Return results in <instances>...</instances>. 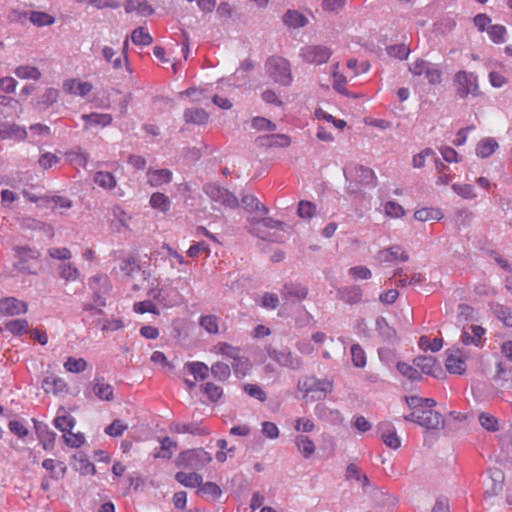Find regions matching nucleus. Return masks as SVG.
Listing matches in <instances>:
<instances>
[{
  "instance_id": "11",
  "label": "nucleus",
  "mask_w": 512,
  "mask_h": 512,
  "mask_svg": "<svg viewBox=\"0 0 512 512\" xmlns=\"http://www.w3.org/2000/svg\"><path fill=\"white\" fill-rule=\"evenodd\" d=\"M28 305L15 297L0 299V314L5 316H16L26 313Z\"/></svg>"
},
{
  "instance_id": "10",
  "label": "nucleus",
  "mask_w": 512,
  "mask_h": 512,
  "mask_svg": "<svg viewBox=\"0 0 512 512\" xmlns=\"http://www.w3.org/2000/svg\"><path fill=\"white\" fill-rule=\"evenodd\" d=\"M269 357L277 362L279 365L283 367H288L291 369H297L301 365V361L299 358L295 357L292 352L287 349H269L268 350Z\"/></svg>"
},
{
  "instance_id": "34",
  "label": "nucleus",
  "mask_w": 512,
  "mask_h": 512,
  "mask_svg": "<svg viewBox=\"0 0 512 512\" xmlns=\"http://www.w3.org/2000/svg\"><path fill=\"white\" fill-rule=\"evenodd\" d=\"M498 148V143L493 138H485L481 140L476 148V153L482 158L491 156Z\"/></svg>"
},
{
  "instance_id": "1",
  "label": "nucleus",
  "mask_w": 512,
  "mask_h": 512,
  "mask_svg": "<svg viewBox=\"0 0 512 512\" xmlns=\"http://www.w3.org/2000/svg\"><path fill=\"white\" fill-rule=\"evenodd\" d=\"M298 389L312 400H322L333 389V382L328 379H319L315 376H305L298 381Z\"/></svg>"
},
{
  "instance_id": "31",
  "label": "nucleus",
  "mask_w": 512,
  "mask_h": 512,
  "mask_svg": "<svg viewBox=\"0 0 512 512\" xmlns=\"http://www.w3.org/2000/svg\"><path fill=\"white\" fill-rule=\"evenodd\" d=\"M283 21L292 28L304 27L307 24V18L296 10H288L283 17Z\"/></svg>"
},
{
  "instance_id": "6",
  "label": "nucleus",
  "mask_w": 512,
  "mask_h": 512,
  "mask_svg": "<svg viewBox=\"0 0 512 512\" xmlns=\"http://www.w3.org/2000/svg\"><path fill=\"white\" fill-rule=\"evenodd\" d=\"M404 418L427 429H437L443 424L442 415L433 409H416Z\"/></svg>"
},
{
  "instance_id": "12",
  "label": "nucleus",
  "mask_w": 512,
  "mask_h": 512,
  "mask_svg": "<svg viewBox=\"0 0 512 512\" xmlns=\"http://www.w3.org/2000/svg\"><path fill=\"white\" fill-rule=\"evenodd\" d=\"M378 430L382 441L387 447L391 449H398L401 446V440L398 437L394 426L390 422H380Z\"/></svg>"
},
{
  "instance_id": "2",
  "label": "nucleus",
  "mask_w": 512,
  "mask_h": 512,
  "mask_svg": "<svg viewBox=\"0 0 512 512\" xmlns=\"http://www.w3.org/2000/svg\"><path fill=\"white\" fill-rule=\"evenodd\" d=\"M212 352L232 360L231 365L237 377H243L248 373L250 369L249 360L240 355L238 347H234L226 342H219L213 346Z\"/></svg>"
},
{
  "instance_id": "21",
  "label": "nucleus",
  "mask_w": 512,
  "mask_h": 512,
  "mask_svg": "<svg viewBox=\"0 0 512 512\" xmlns=\"http://www.w3.org/2000/svg\"><path fill=\"white\" fill-rule=\"evenodd\" d=\"M294 443L298 449V452L305 459H309L316 451L315 443L306 435H297L294 439Z\"/></svg>"
},
{
  "instance_id": "25",
  "label": "nucleus",
  "mask_w": 512,
  "mask_h": 512,
  "mask_svg": "<svg viewBox=\"0 0 512 512\" xmlns=\"http://www.w3.org/2000/svg\"><path fill=\"white\" fill-rule=\"evenodd\" d=\"M395 276H397V282L402 287L420 285L425 280L424 276L421 273H408L403 272V270L398 271L395 274Z\"/></svg>"
},
{
  "instance_id": "55",
  "label": "nucleus",
  "mask_w": 512,
  "mask_h": 512,
  "mask_svg": "<svg viewBox=\"0 0 512 512\" xmlns=\"http://www.w3.org/2000/svg\"><path fill=\"white\" fill-rule=\"evenodd\" d=\"M352 362L356 367H364L366 365V354L359 344L351 346Z\"/></svg>"
},
{
  "instance_id": "52",
  "label": "nucleus",
  "mask_w": 512,
  "mask_h": 512,
  "mask_svg": "<svg viewBox=\"0 0 512 512\" xmlns=\"http://www.w3.org/2000/svg\"><path fill=\"white\" fill-rule=\"evenodd\" d=\"M198 493H201L204 496L211 497V498L215 499L221 495V489L214 482H206L199 486Z\"/></svg>"
},
{
  "instance_id": "8",
  "label": "nucleus",
  "mask_w": 512,
  "mask_h": 512,
  "mask_svg": "<svg viewBox=\"0 0 512 512\" xmlns=\"http://www.w3.org/2000/svg\"><path fill=\"white\" fill-rule=\"evenodd\" d=\"M204 191L209 196V198L214 202L228 206L230 208H235L238 206V200L236 196H234L227 189L222 188L217 184H207L204 187Z\"/></svg>"
},
{
  "instance_id": "49",
  "label": "nucleus",
  "mask_w": 512,
  "mask_h": 512,
  "mask_svg": "<svg viewBox=\"0 0 512 512\" xmlns=\"http://www.w3.org/2000/svg\"><path fill=\"white\" fill-rule=\"evenodd\" d=\"M28 328V322L25 319H15L5 324V329L14 335L23 334Z\"/></svg>"
},
{
  "instance_id": "28",
  "label": "nucleus",
  "mask_w": 512,
  "mask_h": 512,
  "mask_svg": "<svg viewBox=\"0 0 512 512\" xmlns=\"http://www.w3.org/2000/svg\"><path fill=\"white\" fill-rule=\"evenodd\" d=\"M75 423V419L72 416L67 415L64 409H60L54 419V426L63 432V434L72 430Z\"/></svg>"
},
{
  "instance_id": "46",
  "label": "nucleus",
  "mask_w": 512,
  "mask_h": 512,
  "mask_svg": "<svg viewBox=\"0 0 512 512\" xmlns=\"http://www.w3.org/2000/svg\"><path fill=\"white\" fill-rule=\"evenodd\" d=\"M242 204L248 210L261 212L263 215L268 213V209L255 196L245 195L242 197Z\"/></svg>"
},
{
  "instance_id": "37",
  "label": "nucleus",
  "mask_w": 512,
  "mask_h": 512,
  "mask_svg": "<svg viewBox=\"0 0 512 512\" xmlns=\"http://www.w3.org/2000/svg\"><path fill=\"white\" fill-rule=\"evenodd\" d=\"M94 182L101 188L113 189L116 186V179L110 172L98 171L94 175Z\"/></svg>"
},
{
  "instance_id": "29",
  "label": "nucleus",
  "mask_w": 512,
  "mask_h": 512,
  "mask_svg": "<svg viewBox=\"0 0 512 512\" xmlns=\"http://www.w3.org/2000/svg\"><path fill=\"white\" fill-rule=\"evenodd\" d=\"M175 479L185 487L189 488H195L199 487L202 484V477L201 475L191 472V473H185V472H178L175 475Z\"/></svg>"
},
{
  "instance_id": "32",
  "label": "nucleus",
  "mask_w": 512,
  "mask_h": 512,
  "mask_svg": "<svg viewBox=\"0 0 512 512\" xmlns=\"http://www.w3.org/2000/svg\"><path fill=\"white\" fill-rule=\"evenodd\" d=\"M14 74L20 79L39 80L42 76L41 71L31 65H21L15 68Z\"/></svg>"
},
{
  "instance_id": "14",
  "label": "nucleus",
  "mask_w": 512,
  "mask_h": 512,
  "mask_svg": "<svg viewBox=\"0 0 512 512\" xmlns=\"http://www.w3.org/2000/svg\"><path fill=\"white\" fill-rule=\"evenodd\" d=\"M42 388L45 393H51L53 395L65 394L68 392L67 382L63 378L56 376L45 377L42 382Z\"/></svg>"
},
{
  "instance_id": "56",
  "label": "nucleus",
  "mask_w": 512,
  "mask_h": 512,
  "mask_svg": "<svg viewBox=\"0 0 512 512\" xmlns=\"http://www.w3.org/2000/svg\"><path fill=\"white\" fill-rule=\"evenodd\" d=\"M128 426L120 419H115L110 425L105 428V433L112 437L121 436Z\"/></svg>"
},
{
  "instance_id": "13",
  "label": "nucleus",
  "mask_w": 512,
  "mask_h": 512,
  "mask_svg": "<svg viewBox=\"0 0 512 512\" xmlns=\"http://www.w3.org/2000/svg\"><path fill=\"white\" fill-rule=\"evenodd\" d=\"M415 367L424 374L438 377L442 373V368L433 356H418L413 360Z\"/></svg>"
},
{
  "instance_id": "30",
  "label": "nucleus",
  "mask_w": 512,
  "mask_h": 512,
  "mask_svg": "<svg viewBox=\"0 0 512 512\" xmlns=\"http://www.w3.org/2000/svg\"><path fill=\"white\" fill-rule=\"evenodd\" d=\"M446 369L453 374H463L466 371V362L461 357L450 354L445 360Z\"/></svg>"
},
{
  "instance_id": "33",
  "label": "nucleus",
  "mask_w": 512,
  "mask_h": 512,
  "mask_svg": "<svg viewBox=\"0 0 512 512\" xmlns=\"http://www.w3.org/2000/svg\"><path fill=\"white\" fill-rule=\"evenodd\" d=\"M42 467L49 471L51 476L55 478H62L67 470L63 462L54 459H45L42 462Z\"/></svg>"
},
{
  "instance_id": "9",
  "label": "nucleus",
  "mask_w": 512,
  "mask_h": 512,
  "mask_svg": "<svg viewBox=\"0 0 512 512\" xmlns=\"http://www.w3.org/2000/svg\"><path fill=\"white\" fill-rule=\"evenodd\" d=\"M301 56L307 63L320 65L329 60L331 50L322 45L307 46L302 49Z\"/></svg>"
},
{
  "instance_id": "3",
  "label": "nucleus",
  "mask_w": 512,
  "mask_h": 512,
  "mask_svg": "<svg viewBox=\"0 0 512 512\" xmlns=\"http://www.w3.org/2000/svg\"><path fill=\"white\" fill-rule=\"evenodd\" d=\"M454 86L458 96L462 99L478 97L481 94L478 78L473 72L460 70L454 75Z\"/></svg>"
},
{
  "instance_id": "5",
  "label": "nucleus",
  "mask_w": 512,
  "mask_h": 512,
  "mask_svg": "<svg viewBox=\"0 0 512 512\" xmlns=\"http://www.w3.org/2000/svg\"><path fill=\"white\" fill-rule=\"evenodd\" d=\"M211 460L210 453L200 448L181 452L176 459V464L179 467L201 469L210 463Z\"/></svg>"
},
{
  "instance_id": "39",
  "label": "nucleus",
  "mask_w": 512,
  "mask_h": 512,
  "mask_svg": "<svg viewBox=\"0 0 512 512\" xmlns=\"http://www.w3.org/2000/svg\"><path fill=\"white\" fill-rule=\"evenodd\" d=\"M495 379L500 382L501 388L512 389V367L503 368L498 364Z\"/></svg>"
},
{
  "instance_id": "24",
  "label": "nucleus",
  "mask_w": 512,
  "mask_h": 512,
  "mask_svg": "<svg viewBox=\"0 0 512 512\" xmlns=\"http://www.w3.org/2000/svg\"><path fill=\"white\" fill-rule=\"evenodd\" d=\"M491 310L494 316L505 326L512 327V308L501 303H492Z\"/></svg>"
},
{
  "instance_id": "44",
  "label": "nucleus",
  "mask_w": 512,
  "mask_h": 512,
  "mask_svg": "<svg viewBox=\"0 0 512 512\" xmlns=\"http://www.w3.org/2000/svg\"><path fill=\"white\" fill-rule=\"evenodd\" d=\"M131 40L135 45L148 46L152 43L153 38L143 27H138L133 30Z\"/></svg>"
},
{
  "instance_id": "27",
  "label": "nucleus",
  "mask_w": 512,
  "mask_h": 512,
  "mask_svg": "<svg viewBox=\"0 0 512 512\" xmlns=\"http://www.w3.org/2000/svg\"><path fill=\"white\" fill-rule=\"evenodd\" d=\"M184 118L187 123L203 125L208 121V113L201 108H190L184 112Z\"/></svg>"
},
{
  "instance_id": "16",
  "label": "nucleus",
  "mask_w": 512,
  "mask_h": 512,
  "mask_svg": "<svg viewBox=\"0 0 512 512\" xmlns=\"http://www.w3.org/2000/svg\"><path fill=\"white\" fill-rule=\"evenodd\" d=\"M93 89V85L87 81H81L78 79H68L63 83V90L66 93L77 95V96H86Z\"/></svg>"
},
{
  "instance_id": "36",
  "label": "nucleus",
  "mask_w": 512,
  "mask_h": 512,
  "mask_svg": "<svg viewBox=\"0 0 512 512\" xmlns=\"http://www.w3.org/2000/svg\"><path fill=\"white\" fill-rule=\"evenodd\" d=\"M149 203L154 209H158L163 213L168 212L171 206L169 198L160 192L153 193L150 197Z\"/></svg>"
},
{
  "instance_id": "51",
  "label": "nucleus",
  "mask_w": 512,
  "mask_h": 512,
  "mask_svg": "<svg viewBox=\"0 0 512 512\" xmlns=\"http://www.w3.org/2000/svg\"><path fill=\"white\" fill-rule=\"evenodd\" d=\"M60 276L66 281H76L80 276V272L73 264L67 263L60 267Z\"/></svg>"
},
{
  "instance_id": "38",
  "label": "nucleus",
  "mask_w": 512,
  "mask_h": 512,
  "mask_svg": "<svg viewBox=\"0 0 512 512\" xmlns=\"http://www.w3.org/2000/svg\"><path fill=\"white\" fill-rule=\"evenodd\" d=\"M307 288L300 286V285H294V284H286L284 286V290L282 292V295L284 298H295L297 300H302L306 298L307 296Z\"/></svg>"
},
{
  "instance_id": "57",
  "label": "nucleus",
  "mask_w": 512,
  "mask_h": 512,
  "mask_svg": "<svg viewBox=\"0 0 512 512\" xmlns=\"http://www.w3.org/2000/svg\"><path fill=\"white\" fill-rule=\"evenodd\" d=\"M294 429L299 433H310L315 429V424L307 417H299L294 421Z\"/></svg>"
},
{
  "instance_id": "41",
  "label": "nucleus",
  "mask_w": 512,
  "mask_h": 512,
  "mask_svg": "<svg viewBox=\"0 0 512 512\" xmlns=\"http://www.w3.org/2000/svg\"><path fill=\"white\" fill-rule=\"evenodd\" d=\"M88 366L84 358L68 357L64 363V368L70 373H81L86 370Z\"/></svg>"
},
{
  "instance_id": "42",
  "label": "nucleus",
  "mask_w": 512,
  "mask_h": 512,
  "mask_svg": "<svg viewBox=\"0 0 512 512\" xmlns=\"http://www.w3.org/2000/svg\"><path fill=\"white\" fill-rule=\"evenodd\" d=\"M397 370L407 379L411 381H419L421 380L422 376L421 373L418 371V368L415 366H412L405 362H398L397 363Z\"/></svg>"
},
{
  "instance_id": "47",
  "label": "nucleus",
  "mask_w": 512,
  "mask_h": 512,
  "mask_svg": "<svg viewBox=\"0 0 512 512\" xmlns=\"http://www.w3.org/2000/svg\"><path fill=\"white\" fill-rule=\"evenodd\" d=\"M211 373L216 379L225 381L230 377L231 369L226 363L216 362L211 366Z\"/></svg>"
},
{
  "instance_id": "23",
  "label": "nucleus",
  "mask_w": 512,
  "mask_h": 512,
  "mask_svg": "<svg viewBox=\"0 0 512 512\" xmlns=\"http://www.w3.org/2000/svg\"><path fill=\"white\" fill-rule=\"evenodd\" d=\"M378 258L382 262H392L396 260L404 262L409 259V256L400 246H392L388 249L380 251Z\"/></svg>"
},
{
  "instance_id": "50",
  "label": "nucleus",
  "mask_w": 512,
  "mask_h": 512,
  "mask_svg": "<svg viewBox=\"0 0 512 512\" xmlns=\"http://www.w3.org/2000/svg\"><path fill=\"white\" fill-rule=\"evenodd\" d=\"M63 439L66 445L72 448L80 447L85 441V437L82 433H74L72 430L64 433Z\"/></svg>"
},
{
  "instance_id": "22",
  "label": "nucleus",
  "mask_w": 512,
  "mask_h": 512,
  "mask_svg": "<svg viewBox=\"0 0 512 512\" xmlns=\"http://www.w3.org/2000/svg\"><path fill=\"white\" fill-rule=\"evenodd\" d=\"M72 467L82 475H93L95 466L83 453H77L73 456Z\"/></svg>"
},
{
  "instance_id": "58",
  "label": "nucleus",
  "mask_w": 512,
  "mask_h": 512,
  "mask_svg": "<svg viewBox=\"0 0 512 512\" xmlns=\"http://www.w3.org/2000/svg\"><path fill=\"white\" fill-rule=\"evenodd\" d=\"M479 422L481 426L488 431L498 430V420L491 414L482 412L479 415Z\"/></svg>"
},
{
  "instance_id": "54",
  "label": "nucleus",
  "mask_w": 512,
  "mask_h": 512,
  "mask_svg": "<svg viewBox=\"0 0 512 512\" xmlns=\"http://www.w3.org/2000/svg\"><path fill=\"white\" fill-rule=\"evenodd\" d=\"M316 211V206L310 201H300L298 204L297 213L299 217L303 219H310L314 216Z\"/></svg>"
},
{
  "instance_id": "4",
  "label": "nucleus",
  "mask_w": 512,
  "mask_h": 512,
  "mask_svg": "<svg viewBox=\"0 0 512 512\" xmlns=\"http://www.w3.org/2000/svg\"><path fill=\"white\" fill-rule=\"evenodd\" d=\"M269 76L276 82L288 86L292 82L289 62L282 57H270L266 63Z\"/></svg>"
},
{
  "instance_id": "18",
  "label": "nucleus",
  "mask_w": 512,
  "mask_h": 512,
  "mask_svg": "<svg viewBox=\"0 0 512 512\" xmlns=\"http://www.w3.org/2000/svg\"><path fill=\"white\" fill-rule=\"evenodd\" d=\"M92 391L99 400L110 402L114 399L113 387L103 377L94 379Z\"/></svg>"
},
{
  "instance_id": "26",
  "label": "nucleus",
  "mask_w": 512,
  "mask_h": 512,
  "mask_svg": "<svg viewBox=\"0 0 512 512\" xmlns=\"http://www.w3.org/2000/svg\"><path fill=\"white\" fill-rule=\"evenodd\" d=\"M444 217L442 211L438 208L423 207L415 211L414 218L421 222L429 220H441Z\"/></svg>"
},
{
  "instance_id": "53",
  "label": "nucleus",
  "mask_w": 512,
  "mask_h": 512,
  "mask_svg": "<svg viewBox=\"0 0 512 512\" xmlns=\"http://www.w3.org/2000/svg\"><path fill=\"white\" fill-rule=\"evenodd\" d=\"M488 35L492 42L496 44L503 43L505 41L506 28L503 25H492L488 30Z\"/></svg>"
},
{
  "instance_id": "35",
  "label": "nucleus",
  "mask_w": 512,
  "mask_h": 512,
  "mask_svg": "<svg viewBox=\"0 0 512 512\" xmlns=\"http://www.w3.org/2000/svg\"><path fill=\"white\" fill-rule=\"evenodd\" d=\"M177 443L169 437L163 438L161 447L154 452V458L170 459L173 455V450L176 449Z\"/></svg>"
},
{
  "instance_id": "43",
  "label": "nucleus",
  "mask_w": 512,
  "mask_h": 512,
  "mask_svg": "<svg viewBox=\"0 0 512 512\" xmlns=\"http://www.w3.org/2000/svg\"><path fill=\"white\" fill-rule=\"evenodd\" d=\"M126 12H138L141 14H151L153 9L147 4L146 0H127Z\"/></svg>"
},
{
  "instance_id": "45",
  "label": "nucleus",
  "mask_w": 512,
  "mask_h": 512,
  "mask_svg": "<svg viewBox=\"0 0 512 512\" xmlns=\"http://www.w3.org/2000/svg\"><path fill=\"white\" fill-rule=\"evenodd\" d=\"M186 366L188 371L194 376L195 380H204L208 375L209 368L203 362H189Z\"/></svg>"
},
{
  "instance_id": "59",
  "label": "nucleus",
  "mask_w": 512,
  "mask_h": 512,
  "mask_svg": "<svg viewBox=\"0 0 512 512\" xmlns=\"http://www.w3.org/2000/svg\"><path fill=\"white\" fill-rule=\"evenodd\" d=\"M244 391L252 398L265 402L267 399L265 391L256 384H245L243 387Z\"/></svg>"
},
{
  "instance_id": "62",
  "label": "nucleus",
  "mask_w": 512,
  "mask_h": 512,
  "mask_svg": "<svg viewBox=\"0 0 512 512\" xmlns=\"http://www.w3.org/2000/svg\"><path fill=\"white\" fill-rule=\"evenodd\" d=\"M203 391L213 402L218 401L223 394L222 388L211 382H207L203 385Z\"/></svg>"
},
{
  "instance_id": "60",
  "label": "nucleus",
  "mask_w": 512,
  "mask_h": 512,
  "mask_svg": "<svg viewBox=\"0 0 512 512\" xmlns=\"http://www.w3.org/2000/svg\"><path fill=\"white\" fill-rule=\"evenodd\" d=\"M67 157L71 164L75 167L85 168L88 163V155L80 151H72L67 153Z\"/></svg>"
},
{
  "instance_id": "40",
  "label": "nucleus",
  "mask_w": 512,
  "mask_h": 512,
  "mask_svg": "<svg viewBox=\"0 0 512 512\" xmlns=\"http://www.w3.org/2000/svg\"><path fill=\"white\" fill-rule=\"evenodd\" d=\"M356 180L361 184H375L376 176L371 168L365 166L355 167Z\"/></svg>"
},
{
  "instance_id": "63",
  "label": "nucleus",
  "mask_w": 512,
  "mask_h": 512,
  "mask_svg": "<svg viewBox=\"0 0 512 512\" xmlns=\"http://www.w3.org/2000/svg\"><path fill=\"white\" fill-rule=\"evenodd\" d=\"M200 325L209 333L218 332V319L215 315H206L200 318Z\"/></svg>"
},
{
  "instance_id": "61",
  "label": "nucleus",
  "mask_w": 512,
  "mask_h": 512,
  "mask_svg": "<svg viewBox=\"0 0 512 512\" xmlns=\"http://www.w3.org/2000/svg\"><path fill=\"white\" fill-rule=\"evenodd\" d=\"M453 191L465 199H473L476 197V194L474 192V188L470 184H453L452 185Z\"/></svg>"
},
{
  "instance_id": "20",
  "label": "nucleus",
  "mask_w": 512,
  "mask_h": 512,
  "mask_svg": "<svg viewBox=\"0 0 512 512\" xmlns=\"http://www.w3.org/2000/svg\"><path fill=\"white\" fill-rule=\"evenodd\" d=\"M85 121V128L88 129L94 126L106 127L112 123V115L107 113H91L82 115Z\"/></svg>"
},
{
  "instance_id": "64",
  "label": "nucleus",
  "mask_w": 512,
  "mask_h": 512,
  "mask_svg": "<svg viewBox=\"0 0 512 512\" xmlns=\"http://www.w3.org/2000/svg\"><path fill=\"white\" fill-rule=\"evenodd\" d=\"M133 310L139 314H144L146 312L156 314V315L159 314V310H158L157 306L149 300L140 301V302L135 303L133 306Z\"/></svg>"
},
{
  "instance_id": "7",
  "label": "nucleus",
  "mask_w": 512,
  "mask_h": 512,
  "mask_svg": "<svg viewBox=\"0 0 512 512\" xmlns=\"http://www.w3.org/2000/svg\"><path fill=\"white\" fill-rule=\"evenodd\" d=\"M15 253L17 257V261L15 262V267L19 271L27 272V273H35V265L37 264L38 258L40 256L39 251L32 249L30 247H16Z\"/></svg>"
},
{
  "instance_id": "17",
  "label": "nucleus",
  "mask_w": 512,
  "mask_h": 512,
  "mask_svg": "<svg viewBox=\"0 0 512 512\" xmlns=\"http://www.w3.org/2000/svg\"><path fill=\"white\" fill-rule=\"evenodd\" d=\"M490 476V486L486 489V494L490 496H495L500 494L504 488L505 474L503 470L499 468H491L489 469Z\"/></svg>"
},
{
  "instance_id": "15",
  "label": "nucleus",
  "mask_w": 512,
  "mask_h": 512,
  "mask_svg": "<svg viewBox=\"0 0 512 512\" xmlns=\"http://www.w3.org/2000/svg\"><path fill=\"white\" fill-rule=\"evenodd\" d=\"M147 182L152 187H160L172 181V172L169 169H152L147 170Z\"/></svg>"
},
{
  "instance_id": "19",
  "label": "nucleus",
  "mask_w": 512,
  "mask_h": 512,
  "mask_svg": "<svg viewBox=\"0 0 512 512\" xmlns=\"http://www.w3.org/2000/svg\"><path fill=\"white\" fill-rule=\"evenodd\" d=\"M472 335L468 330H463L461 334V341L465 346L473 345L476 347L481 346L482 338L485 334V329L482 326L474 325L470 327Z\"/></svg>"
},
{
  "instance_id": "48",
  "label": "nucleus",
  "mask_w": 512,
  "mask_h": 512,
  "mask_svg": "<svg viewBox=\"0 0 512 512\" xmlns=\"http://www.w3.org/2000/svg\"><path fill=\"white\" fill-rule=\"evenodd\" d=\"M30 21L36 26H48L54 23V18L45 12L33 11L30 14Z\"/></svg>"
}]
</instances>
